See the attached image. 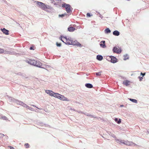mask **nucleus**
Instances as JSON below:
<instances>
[{
  "label": "nucleus",
  "mask_w": 149,
  "mask_h": 149,
  "mask_svg": "<svg viewBox=\"0 0 149 149\" xmlns=\"http://www.w3.org/2000/svg\"><path fill=\"white\" fill-rule=\"evenodd\" d=\"M110 58H111V63H115L116 62L117 59L116 57L113 56H111Z\"/></svg>",
  "instance_id": "obj_12"
},
{
  "label": "nucleus",
  "mask_w": 149,
  "mask_h": 149,
  "mask_svg": "<svg viewBox=\"0 0 149 149\" xmlns=\"http://www.w3.org/2000/svg\"><path fill=\"white\" fill-rule=\"evenodd\" d=\"M62 6L63 7H65V8L66 10L67 13H70L71 11V7L70 5L67 4L66 3H64L62 4Z\"/></svg>",
  "instance_id": "obj_3"
},
{
  "label": "nucleus",
  "mask_w": 149,
  "mask_h": 149,
  "mask_svg": "<svg viewBox=\"0 0 149 149\" xmlns=\"http://www.w3.org/2000/svg\"><path fill=\"white\" fill-rule=\"evenodd\" d=\"M30 50H33L34 49L33 48V47H31L30 48Z\"/></svg>",
  "instance_id": "obj_35"
},
{
  "label": "nucleus",
  "mask_w": 149,
  "mask_h": 149,
  "mask_svg": "<svg viewBox=\"0 0 149 149\" xmlns=\"http://www.w3.org/2000/svg\"><path fill=\"white\" fill-rule=\"evenodd\" d=\"M101 72H96V74L97 76H100L101 75Z\"/></svg>",
  "instance_id": "obj_25"
},
{
  "label": "nucleus",
  "mask_w": 149,
  "mask_h": 149,
  "mask_svg": "<svg viewBox=\"0 0 149 149\" xmlns=\"http://www.w3.org/2000/svg\"><path fill=\"white\" fill-rule=\"evenodd\" d=\"M113 35L116 36H118L120 34L119 32L118 31L116 30L114 31L113 32Z\"/></svg>",
  "instance_id": "obj_15"
},
{
  "label": "nucleus",
  "mask_w": 149,
  "mask_h": 149,
  "mask_svg": "<svg viewBox=\"0 0 149 149\" xmlns=\"http://www.w3.org/2000/svg\"><path fill=\"white\" fill-rule=\"evenodd\" d=\"M65 15V14H62L61 15H59V16L60 17H64Z\"/></svg>",
  "instance_id": "obj_27"
},
{
  "label": "nucleus",
  "mask_w": 149,
  "mask_h": 149,
  "mask_svg": "<svg viewBox=\"0 0 149 149\" xmlns=\"http://www.w3.org/2000/svg\"><path fill=\"white\" fill-rule=\"evenodd\" d=\"M130 82L128 80H125L123 82V84L125 85L126 86L129 85L130 84Z\"/></svg>",
  "instance_id": "obj_14"
},
{
  "label": "nucleus",
  "mask_w": 149,
  "mask_h": 149,
  "mask_svg": "<svg viewBox=\"0 0 149 149\" xmlns=\"http://www.w3.org/2000/svg\"><path fill=\"white\" fill-rule=\"evenodd\" d=\"M24 107L26 108H27L29 109H30V107L26 104H25V106H24Z\"/></svg>",
  "instance_id": "obj_28"
},
{
  "label": "nucleus",
  "mask_w": 149,
  "mask_h": 149,
  "mask_svg": "<svg viewBox=\"0 0 149 149\" xmlns=\"http://www.w3.org/2000/svg\"><path fill=\"white\" fill-rule=\"evenodd\" d=\"M105 32L106 33H110L111 31L108 28H107L105 29Z\"/></svg>",
  "instance_id": "obj_18"
},
{
  "label": "nucleus",
  "mask_w": 149,
  "mask_h": 149,
  "mask_svg": "<svg viewBox=\"0 0 149 149\" xmlns=\"http://www.w3.org/2000/svg\"><path fill=\"white\" fill-rule=\"evenodd\" d=\"M73 27L71 26V25L68 28V30L70 32H73L76 29V28L74 27L75 26L74 25Z\"/></svg>",
  "instance_id": "obj_9"
},
{
  "label": "nucleus",
  "mask_w": 149,
  "mask_h": 149,
  "mask_svg": "<svg viewBox=\"0 0 149 149\" xmlns=\"http://www.w3.org/2000/svg\"><path fill=\"white\" fill-rule=\"evenodd\" d=\"M55 97L61 100L69 101V100L67 98L65 97L64 95H61L58 93H56L55 94Z\"/></svg>",
  "instance_id": "obj_2"
},
{
  "label": "nucleus",
  "mask_w": 149,
  "mask_h": 149,
  "mask_svg": "<svg viewBox=\"0 0 149 149\" xmlns=\"http://www.w3.org/2000/svg\"><path fill=\"white\" fill-rule=\"evenodd\" d=\"M129 100L133 102H134V103H137V100L135 99H131V98H130L129 99Z\"/></svg>",
  "instance_id": "obj_20"
},
{
  "label": "nucleus",
  "mask_w": 149,
  "mask_h": 149,
  "mask_svg": "<svg viewBox=\"0 0 149 149\" xmlns=\"http://www.w3.org/2000/svg\"><path fill=\"white\" fill-rule=\"evenodd\" d=\"M121 107H123V105H122L121 106Z\"/></svg>",
  "instance_id": "obj_37"
},
{
  "label": "nucleus",
  "mask_w": 149,
  "mask_h": 149,
  "mask_svg": "<svg viewBox=\"0 0 149 149\" xmlns=\"http://www.w3.org/2000/svg\"><path fill=\"white\" fill-rule=\"evenodd\" d=\"M125 141L124 140H122V141H120V142L121 143H122L124 144V143H125Z\"/></svg>",
  "instance_id": "obj_34"
},
{
  "label": "nucleus",
  "mask_w": 149,
  "mask_h": 149,
  "mask_svg": "<svg viewBox=\"0 0 149 149\" xmlns=\"http://www.w3.org/2000/svg\"><path fill=\"white\" fill-rule=\"evenodd\" d=\"M86 15L87 17H90L91 16L90 14L89 13H87Z\"/></svg>",
  "instance_id": "obj_32"
},
{
  "label": "nucleus",
  "mask_w": 149,
  "mask_h": 149,
  "mask_svg": "<svg viewBox=\"0 0 149 149\" xmlns=\"http://www.w3.org/2000/svg\"><path fill=\"white\" fill-rule=\"evenodd\" d=\"M36 3L38 4L39 7L43 10H44L45 8H47V6L44 3L38 1L36 2Z\"/></svg>",
  "instance_id": "obj_4"
},
{
  "label": "nucleus",
  "mask_w": 149,
  "mask_h": 149,
  "mask_svg": "<svg viewBox=\"0 0 149 149\" xmlns=\"http://www.w3.org/2000/svg\"><path fill=\"white\" fill-rule=\"evenodd\" d=\"M139 81H141L143 79V77H139Z\"/></svg>",
  "instance_id": "obj_30"
},
{
  "label": "nucleus",
  "mask_w": 149,
  "mask_h": 149,
  "mask_svg": "<svg viewBox=\"0 0 149 149\" xmlns=\"http://www.w3.org/2000/svg\"><path fill=\"white\" fill-rule=\"evenodd\" d=\"M97 58L98 60L101 61L103 59V57L102 56L98 55L97 56Z\"/></svg>",
  "instance_id": "obj_16"
},
{
  "label": "nucleus",
  "mask_w": 149,
  "mask_h": 149,
  "mask_svg": "<svg viewBox=\"0 0 149 149\" xmlns=\"http://www.w3.org/2000/svg\"><path fill=\"white\" fill-rule=\"evenodd\" d=\"M25 61L28 63L34 65L35 63H36V61L34 60H31L30 59H28L25 60Z\"/></svg>",
  "instance_id": "obj_6"
},
{
  "label": "nucleus",
  "mask_w": 149,
  "mask_h": 149,
  "mask_svg": "<svg viewBox=\"0 0 149 149\" xmlns=\"http://www.w3.org/2000/svg\"><path fill=\"white\" fill-rule=\"evenodd\" d=\"M34 65L41 68L42 66V64L40 61H36V63H35Z\"/></svg>",
  "instance_id": "obj_10"
},
{
  "label": "nucleus",
  "mask_w": 149,
  "mask_h": 149,
  "mask_svg": "<svg viewBox=\"0 0 149 149\" xmlns=\"http://www.w3.org/2000/svg\"><path fill=\"white\" fill-rule=\"evenodd\" d=\"M113 51L114 52L117 53H120L121 51L120 49H118L116 47H114L113 49Z\"/></svg>",
  "instance_id": "obj_8"
},
{
  "label": "nucleus",
  "mask_w": 149,
  "mask_h": 149,
  "mask_svg": "<svg viewBox=\"0 0 149 149\" xmlns=\"http://www.w3.org/2000/svg\"><path fill=\"white\" fill-rule=\"evenodd\" d=\"M24 145L26 148H28L29 147V145L28 143H25Z\"/></svg>",
  "instance_id": "obj_23"
},
{
  "label": "nucleus",
  "mask_w": 149,
  "mask_h": 149,
  "mask_svg": "<svg viewBox=\"0 0 149 149\" xmlns=\"http://www.w3.org/2000/svg\"><path fill=\"white\" fill-rule=\"evenodd\" d=\"M5 52L6 51L4 50L3 49L0 48V54L5 53Z\"/></svg>",
  "instance_id": "obj_22"
},
{
  "label": "nucleus",
  "mask_w": 149,
  "mask_h": 149,
  "mask_svg": "<svg viewBox=\"0 0 149 149\" xmlns=\"http://www.w3.org/2000/svg\"><path fill=\"white\" fill-rule=\"evenodd\" d=\"M1 118L3 120H6L7 119V118L5 116L2 117Z\"/></svg>",
  "instance_id": "obj_24"
},
{
  "label": "nucleus",
  "mask_w": 149,
  "mask_h": 149,
  "mask_svg": "<svg viewBox=\"0 0 149 149\" xmlns=\"http://www.w3.org/2000/svg\"><path fill=\"white\" fill-rule=\"evenodd\" d=\"M129 57L127 55H124V60H126L127 59H128Z\"/></svg>",
  "instance_id": "obj_21"
},
{
  "label": "nucleus",
  "mask_w": 149,
  "mask_h": 149,
  "mask_svg": "<svg viewBox=\"0 0 149 149\" xmlns=\"http://www.w3.org/2000/svg\"><path fill=\"white\" fill-rule=\"evenodd\" d=\"M1 30L2 32L6 35H8V34L9 31L6 29L5 28L3 29H1Z\"/></svg>",
  "instance_id": "obj_13"
},
{
  "label": "nucleus",
  "mask_w": 149,
  "mask_h": 149,
  "mask_svg": "<svg viewBox=\"0 0 149 149\" xmlns=\"http://www.w3.org/2000/svg\"><path fill=\"white\" fill-rule=\"evenodd\" d=\"M105 42L104 40L102 41L100 43V45L101 47L103 48H105L106 47V46L105 44Z\"/></svg>",
  "instance_id": "obj_11"
},
{
  "label": "nucleus",
  "mask_w": 149,
  "mask_h": 149,
  "mask_svg": "<svg viewBox=\"0 0 149 149\" xmlns=\"http://www.w3.org/2000/svg\"><path fill=\"white\" fill-rule=\"evenodd\" d=\"M124 144L130 146H135L136 145L135 143L127 141H125V143H124Z\"/></svg>",
  "instance_id": "obj_5"
},
{
  "label": "nucleus",
  "mask_w": 149,
  "mask_h": 149,
  "mask_svg": "<svg viewBox=\"0 0 149 149\" xmlns=\"http://www.w3.org/2000/svg\"><path fill=\"white\" fill-rule=\"evenodd\" d=\"M145 74H146V73H143L142 72H141V75H143V76H144V75H145Z\"/></svg>",
  "instance_id": "obj_31"
},
{
  "label": "nucleus",
  "mask_w": 149,
  "mask_h": 149,
  "mask_svg": "<svg viewBox=\"0 0 149 149\" xmlns=\"http://www.w3.org/2000/svg\"><path fill=\"white\" fill-rule=\"evenodd\" d=\"M10 149H14V148L12 146H9L8 147Z\"/></svg>",
  "instance_id": "obj_33"
},
{
  "label": "nucleus",
  "mask_w": 149,
  "mask_h": 149,
  "mask_svg": "<svg viewBox=\"0 0 149 149\" xmlns=\"http://www.w3.org/2000/svg\"><path fill=\"white\" fill-rule=\"evenodd\" d=\"M115 120L116 122H117V123L118 124H120L121 122V120L120 119H119V120H118V119L117 118H116L115 119Z\"/></svg>",
  "instance_id": "obj_19"
},
{
  "label": "nucleus",
  "mask_w": 149,
  "mask_h": 149,
  "mask_svg": "<svg viewBox=\"0 0 149 149\" xmlns=\"http://www.w3.org/2000/svg\"><path fill=\"white\" fill-rule=\"evenodd\" d=\"M4 136V135L0 133V137L3 138Z\"/></svg>",
  "instance_id": "obj_29"
},
{
  "label": "nucleus",
  "mask_w": 149,
  "mask_h": 149,
  "mask_svg": "<svg viewBox=\"0 0 149 149\" xmlns=\"http://www.w3.org/2000/svg\"><path fill=\"white\" fill-rule=\"evenodd\" d=\"M56 45H57V46L60 47L61 45V44L60 43H59L58 42H57L56 43Z\"/></svg>",
  "instance_id": "obj_26"
},
{
  "label": "nucleus",
  "mask_w": 149,
  "mask_h": 149,
  "mask_svg": "<svg viewBox=\"0 0 149 149\" xmlns=\"http://www.w3.org/2000/svg\"><path fill=\"white\" fill-rule=\"evenodd\" d=\"M60 39L63 42L66 44L68 45H77L79 46H81V44L78 42L76 41L72 40L71 38H67L66 37L61 36L60 38Z\"/></svg>",
  "instance_id": "obj_1"
},
{
  "label": "nucleus",
  "mask_w": 149,
  "mask_h": 149,
  "mask_svg": "<svg viewBox=\"0 0 149 149\" xmlns=\"http://www.w3.org/2000/svg\"><path fill=\"white\" fill-rule=\"evenodd\" d=\"M85 86L89 88H91L93 87L92 85L90 84H87L85 85Z\"/></svg>",
  "instance_id": "obj_17"
},
{
  "label": "nucleus",
  "mask_w": 149,
  "mask_h": 149,
  "mask_svg": "<svg viewBox=\"0 0 149 149\" xmlns=\"http://www.w3.org/2000/svg\"><path fill=\"white\" fill-rule=\"evenodd\" d=\"M33 107H36V106H35L34 105H33Z\"/></svg>",
  "instance_id": "obj_36"
},
{
  "label": "nucleus",
  "mask_w": 149,
  "mask_h": 149,
  "mask_svg": "<svg viewBox=\"0 0 149 149\" xmlns=\"http://www.w3.org/2000/svg\"><path fill=\"white\" fill-rule=\"evenodd\" d=\"M46 93L47 94H49L50 95L52 96H54L55 97V94L56 93H54L53 91L50 90H46L45 91Z\"/></svg>",
  "instance_id": "obj_7"
}]
</instances>
